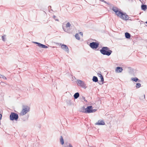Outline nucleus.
<instances>
[{"label": "nucleus", "instance_id": "1", "mask_svg": "<svg viewBox=\"0 0 147 147\" xmlns=\"http://www.w3.org/2000/svg\"><path fill=\"white\" fill-rule=\"evenodd\" d=\"M112 10L115 13L116 15L118 17L124 20H128L129 17L125 13L122 11L121 10L116 7H113Z\"/></svg>", "mask_w": 147, "mask_h": 147}, {"label": "nucleus", "instance_id": "2", "mask_svg": "<svg viewBox=\"0 0 147 147\" xmlns=\"http://www.w3.org/2000/svg\"><path fill=\"white\" fill-rule=\"evenodd\" d=\"M101 53L104 55H106L107 56L110 55L112 51L110 50L109 48L107 47H103L100 50Z\"/></svg>", "mask_w": 147, "mask_h": 147}, {"label": "nucleus", "instance_id": "3", "mask_svg": "<svg viewBox=\"0 0 147 147\" xmlns=\"http://www.w3.org/2000/svg\"><path fill=\"white\" fill-rule=\"evenodd\" d=\"M9 118L10 119L11 121H17L18 120L19 116L17 114L14 112H11Z\"/></svg>", "mask_w": 147, "mask_h": 147}, {"label": "nucleus", "instance_id": "4", "mask_svg": "<svg viewBox=\"0 0 147 147\" xmlns=\"http://www.w3.org/2000/svg\"><path fill=\"white\" fill-rule=\"evenodd\" d=\"M30 110V108L27 106H23V109L21 112L20 114L22 115H24L26 114Z\"/></svg>", "mask_w": 147, "mask_h": 147}, {"label": "nucleus", "instance_id": "5", "mask_svg": "<svg viewBox=\"0 0 147 147\" xmlns=\"http://www.w3.org/2000/svg\"><path fill=\"white\" fill-rule=\"evenodd\" d=\"M93 107L92 106H87V108H86L85 112L86 113H90L95 112L96 110L95 109H92Z\"/></svg>", "mask_w": 147, "mask_h": 147}, {"label": "nucleus", "instance_id": "6", "mask_svg": "<svg viewBox=\"0 0 147 147\" xmlns=\"http://www.w3.org/2000/svg\"><path fill=\"white\" fill-rule=\"evenodd\" d=\"M77 83L78 86H81L82 88H86L87 87L84 82L82 81L78 80H77Z\"/></svg>", "mask_w": 147, "mask_h": 147}, {"label": "nucleus", "instance_id": "7", "mask_svg": "<svg viewBox=\"0 0 147 147\" xmlns=\"http://www.w3.org/2000/svg\"><path fill=\"white\" fill-rule=\"evenodd\" d=\"M71 25L69 22H68L66 24H63V28L65 32H67L68 30V28H69Z\"/></svg>", "mask_w": 147, "mask_h": 147}, {"label": "nucleus", "instance_id": "8", "mask_svg": "<svg viewBox=\"0 0 147 147\" xmlns=\"http://www.w3.org/2000/svg\"><path fill=\"white\" fill-rule=\"evenodd\" d=\"M90 46L93 49H96L99 46V44L96 42H92L90 44Z\"/></svg>", "mask_w": 147, "mask_h": 147}, {"label": "nucleus", "instance_id": "9", "mask_svg": "<svg viewBox=\"0 0 147 147\" xmlns=\"http://www.w3.org/2000/svg\"><path fill=\"white\" fill-rule=\"evenodd\" d=\"M61 48L62 49L64 50L65 51H66L67 53L69 52V49L65 45H62L61 46Z\"/></svg>", "mask_w": 147, "mask_h": 147}, {"label": "nucleus", "instance_id": "10", "mask_svg": "<svg viewBox=\"0 0 147 147\" xmlns=\"http://www.w3.org/2000/svg\"><path fill=\"white\" fill-rule=\"evenodd\" d=\"M105 123L103 120H99L98 121L95 123L96 125H105Z\"/></svg>", "mask_w": 147, "mask_h": 147}, {"label": "nucleus", "instance_id": "11", "mask_svg": "<svg viewBox=\"0 0 147 147\" xmlns=\"http://www.w3.org/2000/svg\"><path fill=\"white\" fill-rule=\"evenodd\" d=\"M36 43L38 45V46L39 47H41V48H47L48 47L47 46L42 44H41L38 43V42H36Z\"/></svg>", "mask_w": 147, "mask_h": 147}, {"label": "nucleus", "instance_id": "12", "mask_svg": "<svg viewBox=\"0 0 147 147\" xmlns=\"http://www.w3.org/2000/svg\"><path fill=\"white\" fill-rule=\"evenodd\" d=\"M123 69L122 67H117L116 69V71L117 73H120L122 72Z\"/></svg>", "mask_w": 147, "mask_h": 147}, {"label": "nucleus", "instance_id": "13", "mask_svg": "<svg viewBox=\"0 0 147 147\" xmlns=\"http://www.w3.org/2000/svg\"><path fill=\"white\" fill-rule=\"evenodd\" d=\"M80 96V94L78 92H76L75 93L74 95V98L75 99H76L77 98Z\"/></svg>", "mask_w": 147, "mask_h": 147}, {"label": "nucleus", "instance_id": "14", "mask_svg": "<svg viewBox=\"0 0 147 147\" xmlns=\"http://www.w3.org/2000/svg\"><path fill=\"white\" fill-rule=\"evenodd\" d=\"M92 81L94 82H98V79L97 77L93 76L92 78Z\"/></svg>", "mask_w": 147, "mask_h": 147}, {"label": "nucleus", "instance_id": "15", "mask_svg": "<svg viewBox=\"0 0 147 147\" xmlns=\"http://www.w3.org/2000/svg\"><path fill=\"white\" fill-rule=\"evenodd\" d=\"M98 76L100 77L101 79L100 82H104V79L103 76L102 75V74H98Z\"/></svg>", "mask_w": 147, "mask_h": 147}, {"label": "nucleus", "instance_id": "16", "mask_svg": "<svg viewBox=\"0 0 147 147\" xmlns=\"http://www.w3.org/2000/svg\"><path fill=\"white\" fill-rule=\"evenodd\" d=\"M131 79V80L134 81L135 82H137L138 80H139L138 82H140V80H139L136 77L132 78Z\"/></svg>", "mask_w": 147, "mask_h": 147}, {"label": "nucleus", "instance_id": "17", "mask_svg": "<svg viewBox=\"0 0 147 147\" xmlns=\"http://www.w3.org/2000/svg\"><path fill=\"white\" fill-rule=\"evenodd\" d=\"M60 142L61 144L62 145H63L64 144V140H63V137L62 136H60Z\"/></svg>", "mask_w": 147, "mask_h": 147}, {"label": "nucleus", "instance_id": "18", "mask_svg": "<svg viewBox=\"0 0 147 147\" xmlns=\"http://www.w3.org/2000/svg\"><path fill=\"white\" fill-rule=\"evenodd\" d=\"M125 37L127 38H129L130 37V34L128 32H126L125 33Z\"/></svg>", "mask_w": 147, "mask_h": 147}, {"label": "nucleus", "instance_id": "19", "mask_svg": "<svg viewBox=\"0 0 147 147\" xmlns=\"http://www.w3.org/2000/svg\"><path fill=\"white\" fill-rule=\"evenodd\" d=\"M86 111V108H85L84 106H83L82 107L80 110V111L83 113H86V112H85Z\"/></svg>", "mask_w": 147, "mask_h": 147}, {"label": "nucleus", "instance_id": "20", "mask_svg": "<svg viewBox=\"0 0 147 147\" xmlns=\"http://www.w3.org/2000/svg\"><path fill=\"white\" fill-rule=\"evenodd\" d=\"M141 8L144 11L146 10V9L147 8L146 5H142L141 6Z\"/></svg>", "mask_w": 147, "mask_h": 147}, {"label": "nucleus", "instance_id": "21", "mask_svg": "<svg viewBox=\"0 0 147 147\" xmlns=\"http://www.w3.org/2000/svg\"><path fill=\"white\" fill-rule=\"evenodd\" d=\"M75 37L78 40H80V37L78 34L77 33L75 35Z\"/></svg>", "mask_w": 147, "mask_h": 147}, {"label": "nucleus", "instance_id": "22", "mask_svg": "<svg viewBox=\"0 0 147 147\" xmlns=\"http://www.w3.org/2000/svg\"><path fill=\"white\" fill-rule=\"evenodd\" d=\"M141 86V84L140 83H138L136 84V87L138 88L140 87Z\"/></svg>", "mask_w": 147, "mask_h": 147}, {"label": "nucleus", "instance_id": "23", "mask_svg": "<svg viewBox=\"0 0 147 147\" xmlns=\"http://www.w3.org/2000/svg\"><path fill=\"white\" fill-rule=\"evenodd\" d=\"M0 78H2L5 80L6 79V77L1 74H0Z\"/></svg>", "mask_w": 147, "mask_h": 147}, {"label": "nucleus", "instance_id": "24", "mask_svg": "<svg viewBox=\"0 0 147 147\" xmlns=\"http://www.w3.org/2000/svg\"><path fill=\"white\" fill-rule=\"evenodd\" d=\"M145 98V95L144 94L142 96L140 97V99L143 100Z\"/></svg>", "mask_w": 147, "mask_h": 147}, {"label": "nucleus", "instance_id": "25", "mask_svg": "<svg viewBox=\"0 0 147 147\" xmlns=\"http://www.w3.org/2000/svg\"><path fill=\"white\" fill-rule=\"evenodd\" d=\"M98 83L100 85H101L103 84V83H104V82H100V81H99V82H98Z\"/></svg>", "mask_w": 147, "mask_h": 147}, {"label": "nucleus", "instance_id": "26", "mask_svg": "<svg viewBox=\"0 0 147 147\" xmlns=\"http://www.w3.org/2000/svg\"><path fill=\"white\" fill-rule=\"evenodd\" d=\"M82 99L83 100H84L85 101L87 102V100H86V99H85V98L83 96L82 97Z\"/></svg>", "mask_w": 147, "mask_h": 147}, {"label": "nucleus", "instance_id": "27", "mask_svg": "<svg viewBox=\"0 0 147 147\" xmlns=\"http://www.w3.org/2000/svg\"><path fill=\"white\" fill-rule=\"evenodd\" d=\"M2 39L3 40V41H5L4 36H2Z\"/></svg>", "mask_w": 147, "mask_h": 147}, {"label": "nucleus", "instance_id": "28", "mask_svg": "<svg viewBox=\"0 0 147 147\" xmlns=\"http://www.w3.org/2000/svg\"><path fill=\"white\" fill-rule=\"evenodd\" d=\"M79 34H80V35H81V36L82 37L83 36V33L82 32H80V33H79Z\"/></svg>", "mask_w": 147, "mask_h": 147}, {"label": "nucleus", "instance_id": "29", "mask_svg": "<svg viewBox=\"0 0 147 147\" xmlns=\"http://www.w3.org/2000/svg\"><path fill=\"white\" fill-rule=\"evenodd\" d=\"M69 147H73L72 145L70 144H69Z\"/></svg>", "mask_w": 147, "mask_h": 147}, {"label": "nucleus", "instance_id": "30", "mask_svg": "<svg viewBox=\"0 0 147 147\" xmlns=\"http://www.w3.org/2000/svg\"><path fill=\"white\" fill-rule=\"evenodd\" d=\"M2 115L0 113V119H1L2 118Z\"/></svg>", "mask_w": 147, "mask_h": 147}, {"label": "nucleus", "instance_id": "31", "mask_svg": "<svg viewBox=\"0 0 147 147\" xmlns=\"http://www.w3.org/2000/svg\"><path fill=\"white\" fill-rule=\"evenodd\" d=\"M68 101L69 102V105H71V102H70V100H68Z\"/></svg>", "mask_w": 147, "mask_h": 147}, {"label": "nucleus", "instance_id": "32", "mask_svg": "<svg viewBox=\"0 0 147 147\" xmlns=\"http://www.w3.org/2000/svg\"><path fill=\"white\" fill-rule=\"evenodd\" d=\"M55 17H56V16H53V18H55Z\"/></svg>", "mask_w": 147, "mask_h": 147}, {"label": "nucleus", "instance_id": "33", "mask_svg": "<svg viewBox=\"0 0 147 147\" xmlns=\"http://www.w3.org/2000/svg\"><path fill=\"white\" fill-rule=\"evenodd\" d=\"M22 120L24 121H26V120H24V119H22Z\"/></svg>", "mask_w": 147, "mask_h": 147}, {"label": "nucleus", "instance_id": "34", "mask_svg": "<svg viewBox=\"0 0 147 147\" xmlns=\"http://www.w3.org/2000/svg\"><path fill=\"white\" fill-rule=\"evenodd\" d=\"M5 84L3 83V85L4 86V84Z\"/></svg>", "mask_w": 147, "mask_h": 147}]
</instances>
